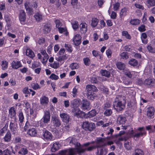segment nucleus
<instances>
[{
    "mask_svg": "<svg viewBox=\"0 0 155 155\" xmlns=\"http://www.w3.org/2000/svg\"><path fill=\"white\" fill-rule=\"evenodd\" d=\"M95 142L92 141L91 142H88L84 143L81 146L80 143L77 141V140L74 138H72L70 141V143L75 145L76 147V151L79 155H87L84 153L85 151H88L86 150V148L89 147V146L94 143Z\"/></svg>",
    "mask_w": 155,
    "mask_h": 155,
    "instance_id": "f257e3e1",
    "label": "nucleus"
},
{
    "mask_svg": "<svg viewBox=\"0 0 155 155\" xmlns=\"http://www.w3.org/2000/svg\"><path fill=\"white\" fill-rule=\"evenodd\" d=\"M109 137H107L105 138L101 137H97L95 140L94 143H95V145H92L89 146V147L86 148V150L88 151H92L93 150L95 149L96 148H101L104 147L106 146L107 145H110L113 144L114 142L112 141H108L107 143H104L106 139H109Z\"/></svg>",
    "mask_w": 155,
    "mask_h": 155,
    "instance_id": "f03ea898",
    "label": "nucleus"
},
{
    "mask_svg": "<svg viewBox=\"0 0 155 155\" xmlns=\"http://www.w3.org/2000/svg\"><path fill=\"white\" fill-rule=\"evenodd\" d=\"M126 99L122 95H118L113 104L114 108L117 111H119L123 110L125 107Z\"/></svg>",
    "mask_w": 155,
    "mask_h": 155,
    "instance_id": "7ed1b4c3",
    "label": "nucleus"
},
{
    "mask_svg": "<svg viewBox=\"0 0 155 155\" xmlns=\"http://www.w3.org/2000/svg\"><path fill=\"white\" fill-rule=\"evenodd\" d=\"M83 128L85 130L91 131L94 130L95 127V124L93 123H89L85 121L82 125Z\"/></svg>",
    "mask_w": 155,
    "mask_h": 155,
    "instance_id": "20e7f679",
    "label": "nucleus"
},
{
    "mask_svg": "<svg viewBox=\"0 0 155 155\" xmlns=\"http://www.w3.org/2000/svg\"><path fill=\"white\" fill-rule=\"evenodd\" d=\"M81 108L83 110H89L91 108L90 102L87 100H83L81 103Z\"/></svg>",
    "mask_w": 155,
    "mask_h": 155,
    "instance_id": "39448f33",
    "label": "nucleus"
},
{
    "mask_svg": "<svg viewBox=\"0 0 155 155\" xmlns=\"http://www.w3.org/2000/svg\"><path fill=\"white\" fill-rule=\"evenodd\" d=\"M9 127L11 130L14 134L16 133L18 127L16 122V119L14 120H12L10 122Z\"/></svg>",
    "mask_w": 155,
    "mask_h": 155,
    "instance_id": "423d86ee",
    "label": "nucleus"
},
{
    "mask_svg": "<svg viewBox=\"0 0 155 155\" xmlns=\"http://www.w3.org/2000/svg\"><path fill=\"white\" fill-rule=\"evenodd\" d=\"M86 89L87 92V94H94V92L97 90V88L94 86L92 85H87L86 87Z\"/></svg>",
    "mask_w": 155,
    "mask_h": 155,
    "instance_id": "0eeeda50",
    "label": "nucleus"
},
{
    "mask_svg": "<svg viewBox=\"0 0 155 155\" xmlns=\"http://www.w3.org/2000/svg\"><path fill=\"white\" fill-rule=\"evenodd\" d=\"M51 122L54 127H58L61 125V121L59 118L55 116L51 117Z\"/></svg>",
    "mask_w": 155,
    "mask_h": 155,
    "instance_id": "6e6552de",
    "label": "nucleus"
},
{
    "mask_svg": "<svg viewBox=\"0 0 155 155\" xmlns=\"http://www.w3.org/2000/svg\"><path fill=\"white\" fill-rule=\"evenodd\" d=\"M60 117L62 121L66 123H68L71 120L70 116L66 113H63L60 114Z\"/></svg>",
    "mask_w": 155,
    "mask_h": 155,
    "instance_id": "1a4fd4ad",
    "label": "nucleus"
},
{
    "mask_svg": "<svg viewBox=\"0 0 155 155\" xmlns=\"http://www.w3.org/2000/svg\"><path fill=\"white\" fill-rule=\"evenodd\" d=\"M81 37L79 34L76 35L73 39V41L74 44L76 46H78L81 42Z\"/></svg>",
    "mask_w": 155,
    "mask_h": 155,
    "instance_id": "9d476101",
    "label": "nucleus"
},
{
    "mask_svg": "<svg viewBox=\"0 0 155 155\" xmlns=\"http://www.w3.org/2000/svg\"><path fill=\"white\" fill-rule=\"evenodd\" d=\"M25 13L23 10H21L20 12L19 15V19L21 23L22 24H24V22L25 21Z\"/></svg>",
    "mask_w": 155,
    "mask_h": 155,
    "instance_id": "9b49d317",
    "label": "nucleus"
},
{
    "mask_svg": "<svg viewBox=\"0 0 155 155\" xmlns=\"http://www.w3.org/2000/svg\"><path fill=\"white\" fill-rule=\"evenodd\" d=\"M50 118V114L49 112L46 111L45 112V114L43 117V122L45 123H48L49 121Z\"/></svg>",
    "mask_w": 155,
    "mask_h": 155,
    "instance_id": "f8f14e48",
    "label": "nucleus"
},
{
    "mask_svg": "<svg viewBox=\"0 0 155 155\" xmlns=\"http://www.w3.org/2000/svg\"><path fill=\"white\" fill-rule=\"evenodd\" d=\"M80 31L82 33H85L87 30V25L85 23H82L80 25Z\"/></svg>",
    "mask_w": 155,
    "mask_h": 155,
    "instance_id": "ddd939ff",
    "label": "nucleus"
},
{
    "mask_svg": "<svg viewBox=\"0 0 155 155\" xmlns=\"http://www.w3.org/2000/svg\"><path fill=\"white\" fill-rule=\"evenodd\" d=\"M147 114L148 117H151L154 115V109L153 107H149L147 108Z\"/></svg>",
    "mask_w": 155,
    "mask_h": 155,
    "instance_id": "4468645a",
    "label": "nucleus"
},
{
    "mask_svg": "<svg viewBox=\"0 0 155 155\" xmlns=\"http://www.w3.org/2000/svg\"><path fill=\"white\" fill-rule=\"evenodd\" d=\"M9 115L11 118H14V120L15 119L16 112L15 108L14 107H11L9 110Z\"/></svg>",
    "mask_w": 155,
    "mask_h": 155,
    "instance_id": "2eb2a0df",
    "label": "nucleus"
},
{
    "mask_svg": "<svg viewBox=\"0 0 155 155\" xmlns=\"http://www.w3.org/2000/svg\"><path fill=\"white\" fill-rule=\"evenodd\" d=\"M22 65L20 61H13L12 63V67L15 69H17L22 67Z\"/></svg>",
    "mask_w": 155,
    "mask_h": 155,
    "instance_id": "dca6fc26",
    "label": "nucleus"
},
{
    "mask_svg": "<svg viewBox=\"0 0 155 155\" xmlns=\"http://www.w3.org/2000/svg\"><path fill=\"white\" fill-rule=\"evenodd\" d=\"M43 136L45 140H51L52 136L51 133L47 130H45Z\"/></svg>",
    "mask_w": 155,
    "mask_h": 155,
    "instance_id": "f3484780",
    "label": "nucleus"
},
{
    "mask_svg": "<svg viewBox=\"0 0 155 155\" xmlns=\"http://www.w3.org/2000/svg\"><path fill=\"white\" fill-rule=\"evenodd\" d=\"M48 101V98L45 96H43L40 99V104L42 105L47 104Z\"/></svg>",
    "mask_w": 155,
    "mask_h": 155,
    "instance_id": "a211bd4d",
    "label": "nucleus"
},
{
    "mask_svg": "<svg viewBox=\"0 0 155 155\" xmlns=\"http://www.w3.org/2000/svg\"><path fill=\"white\" fill-rule=\"evenodd\" d=\"M155 82V79L149 78L146 79L144 81V84L149 86H153Z\"/></svg>",
    "mask_w": 155,
    "mask_h": 155,
    "instance_id": "6ab92c4d",
    "label": "nucleus"
},
{
    "mask_svg": "<svg viewBox=\"0 0 155 155\" xmlns=\"http://www.w3.org/2000/svg\"><path fill=\"white\" fill-rule=\"evenodd\" d=\"M27 133L28 134L32 137H35L37 135V133L35 128H31L29 129Z\"/></svg>",
    "mask_w": 155,
    "mask_h": 155,
    "instance_id": "aec40b11",
    "label": "nucleus"
},
{
    "mask_svg": "<svg viewBox=\"0 0 155 155\" xmlns=\"http://www.w3.org/2000/svg\"><path fill=\"white\" fill-rule=\"evenodd\" d=\"M72 112L74 113V115L75 116H77L78 117H81L80 114L81 113V111L78 107L74 108L72 110Z\"/></svg>",
    "mask_w": 155,
    "mask_h": 155,
    "instance_id": "412c9836",
    "label": "nucleus"
},
{
    "mask_svg": "<svg viewBox=\"0 0 155 155\" xmlns=\"http://www.w3.org/2000/svg\"><path fill=\"white\" fill-rule=\"evenodd\" d=\"M117 120V123L121 124H124L126 121L125 117L121 115H120L118 116Z\"/></svg>",
    "mask_w": 155,
    "mask_h": 155,
    "instance_id": "4be33fe9",
    "label": "nucleus"
},
{
    "mask_svg": "<svg viewBox=\"0 0 155 155\" xmlns=\"http://www.w3.org/2000/svg\"><path fill=\"white\" fill-rule=\"evenodd\" d=\"M60 147V145L58 142H56L54 143L51 148V150L52 152H54L58 150Z\"/></svg>",
    "mask_w": 155,
    "mask_h": 155,
    "instance_id": "5701e85b",
    "label": "nucleus"
},
{
    "mask_svg": "<svg viewBox=\"0 0 155 155\" xmlns=\"http://www.w3.org/2000/svg\"><path fill=\"white\" fill-rule=\"evenodd\" d=\"M26 54L27 56L33 58L35 56V54L30 49H27L26 50Z\"/></svg>",
    "mask_w": 155,
    "mask_h": 155,
    "instance_id": "b1692460",
    "label": "nucleus"
},
{
    "mask_svg": "<svg viewBox=\"0 0 155 155\" xmlns=\"http://www.w3.org/2000/svg\"><path fill=\"white\" fill-rule=\"evenodd\" d=\"M76 148H70L67 150V155H74L76 153Z\"/></svg>",
    "mask_w": 155,
    "mask_h": 155,
    "instance_id": "393cba45",
    "label": "nucleus"
},
{
    "mask_svg": "<svg viewBox=\"0 0 155 155\" xmlns=\"http://www.w3.org/2000/svg\"><path fill=\"white\" fill-rule=\"evenodd\" d=\"M144 154L143 150L137 148L135 150L134 153L133 155H143Z\"/></svg>",
    "mask_w": 155,
    "mask_h": 155,
    "instance_id": "a878e982",
    "label": "nucleus"
},
{
    "mask_svg": "<svg viewBox=\"0 0 155 155\" xmlns=\"http://www.w3.org/2000/svg\"><path fill=\"white\" fill-rule=\"evenodd\" d=\"M96 111L95 110H93L88 112L87 114V116L89 118L94 117L96 114Z\"/></svg>",
    "mask_w": 155,
    "mask_h": 155,
    "instance_id": "bb28decb",
    "label": "nucleus"
},
{
    "mask_svg": "<svg viewBox=\"0 0 155 155\" xmlns=\"http://www.w3.org/2000/svg\"><path fill=\"white\" fill-rule=\"evenodd\" d=\"M116 65L117 68L120 70H124L125 66V64L121 62H117Z\"/></svg>",
    "mask_w": 155,
    "mask_h": 155,
    "instance_id": "cd10ccee",
    "label": "nucleus"
},
{
    "mask_svg": "<svg viewBox=\"0 0 155 155\" xmlns=\"http://www.w3.org/2000/svg\"><path fill=\"white\" fill-rule=\"evenodd\" d=\"M98 19L96 18H93L91 20V25L92 27H95L97 25L98 23Z\"/></svg>",
    "mask_w": 155,
    "mask_h": 155,
    "instance_id": "c85d7f7f",
    "label": "nucleus"
},
{
    "mask_svg": "<svg viewBox=\"0 0 155 155\" xmlns=\"http://www.w3.org/2000/svg\"><path fill=\"white\" fill-rule=\"evenodd\" d=\"M146 129L149 131V133H151L155 132V125L153 127L151 125H148L146 127Z\"/></svg>",
    "mask_w": 155,
    "mask_h": 155,
    "instance_id": "c756f323",
    "label": "nucleus"
},
{
    "mask_svg": "<svg viewBox=\"0 0 155 155\" xmlns=\"http://www.w3.org/2000/svg\"><path fill=\"white\" fill-rule=\"evenodd\" d=\"M11 139V134L10 132L8 131L4 137V140L6 142L9 141Z\"/></svg>",
    "mask_w": 155,
    "mask_h": 155,
    "instance_id": "7c9ffc66",
    "label": "nucleus"
},
{
    "mask_svg": "<svg viewBox=\"0 0 155 155\" xmlns=\"http://www.w3.org/2000/svg\"><path fill=\"white\" fill-rule=\"evenodd\" d=\"M146 134V132L145 131V130H143V132H140L135 134L134 136V137L139 138L140 137L144 135H145Z\"/></svg>",
    "mask_w": 155,
    "mask_h": 155,
    "instance_id": "2f4dec72",
    "label": "nucleus"
},
{
    "mask_svg": "<svg viewBox=\"0 0 155 155\" xmlns=\"http://www.w3.org/2000/svg\"><path fill=\"white\" fill-rule=\"evenodd\" d=\"M129 63L131 66H135L137 64L138 61L135 59H132L129 61Z\"/></svg>",
    "mask_w": 155,
    "mask_h": 155,
    "instance_id": "473e14b6",
    "label": "nucleus"
},
{
    "mask_svg": "<svg viewBox=\"0 0 155 155\" xmlns=\"http://www.w3.org/2000/svg\"><path fill=\"white\" fill-rule=\"evenodd\" d=\"M2 69L3 70L7 69L8 66V63L6 61H3L2 62Z\"/></svg>",
    "mask_w": 155,
    "mask_h": 155,
    "instance_id": "72a5a7b5",
    "label": "nucleus"
},
{
    "mask_svg": "<svg viewBox=\"0 0 155 155\" xmlns=\"http://www.w3.org/2000/svg\"><path fill=\"white\" fill-rule=\"evenodd\" d=\"M36 20L39 21L42 19V15L40 13H37L34 16Z\"/></svg>",
    "mask_w": 155,
    "mask_h": 155,
    "instance_id": "f704fd0d",
    "label": "nucleus"
},
{
    "mask_svg": "<svg viewBox=\"0 0 155 155\" xmlns=\"http://www.w3.org/2000/svg\"><path fill=\"white\" fill-rule=\"evenodd\" d=\"M28 152V150L26 148L23 147L21 148L18 153L23 155H25Z\"/></svg>",
    "mask_w": 155,
    "mask_h": 155,
    "instance_id": "c9c22d12",
    "label": "nucleus"
},
{
    "mask_svg": "<svg viewBox=\"0 0 155 155\" xmlns=\"http://www.w3.org/2000/svg\"><path fill=\"white\" fill-rule=\"evenodd\" d=\"M70 67L71 68L72 70L77 69L79 68V65L77 63H74L71 64H70Z\"/></svg>",
    "mask_w": 155,
    "mask_h": 155,
    "instance_id": "e433bc0d",
    "label": "nucleus"
},
{
    "mask_svg": "<svg viewBox=\"0 0 155 155\" xmlns=\"http://www.w3.org/2000/svg\"><path fill=\"white\" fill-rule=\"evenodd\" d=\"M124 146L127 150H130L131 148V143L130 142L126 141L124 143Z\"/></svg>",
    "mask_w": 155,
    "mask_h": 155,
    "instance_id": "4c0bfd02",
    "label": "nucleus"
},
{
    "mask_svg": "<svg viewBox=\"0 0 155 155\" xmlns=\"http://www.w3.org/2000/svg\"><path fill=\"white\" fill-rule=\"evenodd\" d=\"M101 73L102 75L109 77L110 76V73L109 72L106 70H102L101 71Z\"/></svg>",
    "mask_w": 155,
    "mask_h": 155,
    "instance_id": "58836bf2",
    "label": "nucleus"
},
{
    "mask_svg": "<svg viewBox=\"0 0 155 155\" xmlns=\"http://www.w3.org/2000/svg\"><path fill=\"white\" fill-rule=\"evenodd\" d=\"M140 21L137 19H135L132 20L130 21V23L133 25H138L140 24Z\"/></svg>",
    "mask_w": 155,
    "mask_h": 155,
    "instance_id": "ea45409f",
    "label": "nucleus"
},
{
    "mask_svg": "<svg viewBox=\"0 0 155 155\" xmlns=\"http://www.w3.org/2000/svg\"><path fill=\"white\" fill-rule=\"evenodd\" d=\"M43 30L45 33H47L50 31V26L48 24H46L44 27Z\"/></svg>",
    "mask_w": 155,
    "mask_h": 155,
    "instance_id": "a19ab883",
    "label": "nucleus"
},
{
    "mask_svg": "<svg viewBox=\"0 0 155 155\" xmlns=\"http://www.w3.org/2000/svg\"><path fill=\"white\" fill-rule=\"evenodd\" d=\"M147 3L150 7L155 5V0H147Z\"/></svg>",
    "mask_w": 155,
    "mask_h": 155,
    "instance_id": "79ce46f5",
    "label": "nucleus"
},
{
    "mask_svg": "<svg viewBox=\"0 0 155 155\" xmlns=\"http://www.w3.org/2000/svg\"><path fill=\"white\" fill-rule=\"evenodd\" d=\"M73 28L75 30L78 28L79 24L78 22L77 21H74L71 23Z\"/></svg>",
    "mask_w": 155,
    "mask_h": 155,
    "instance_id": "37998d69",
    "label": "nucleus"
},
{
    "mask_svg": "<svg viewBox=\"0 0 155 155\" xmlns=\"http://www.w3.org/2000/svg\"><path fill=\"white\" fill-rule=\"evenodd\" d=\"M120 56L121 57L124 59H127L128 58V53L127 52H124L122 53Z\"/></svg>",
    "mask_w": 155,
    "mask_h": 155,
    "instance_id": "c03bdc74",
    "label": "nucleus"
},
{
    "mask_svg": "<svg viewBox=\"0 0 155 155\" xmlns=\"http://www.w3.org/2000/svg\"><path fill=\"white\" fill-rule=\"evenodd\" d=\"M105 111L104 113V115L106 116H109L112 114V111L110 109H105Z\"/></svg>",
    "mask_w": 155,
    "mask_h": 155,
    "instance_id": "a18cd8bd",
    "label": "nucleus"
},
{
    "mask_svg": "<svg viewBox=\"0 0 155 155\" xmlns=\"http://www.w3.org/2000/svg\"><path fill=\"white\" fill-rule=\"evenodd\" d=\"M31 86L35 90H36L41 88L40 86L37 83H33L31 84Z\"/></svg>",
    "mask_w": 155,
    "mask_h": 155,
    "instance_id": "49530a36",
    "label": "nucleus"
},
{
    "mask_svg": "<svg viewBox=\"0 0 155 155\" xmlns=\"http://www.w3.org/2000/svg\"><path fill=\"white\" fill-rule=\"evenodd\" d=\"M51 67L54 69H57L59 67V63L58 62H54L53 63L51 64Z\"/></svg>",
    "mask_w": 155,
    "mask_h": 155,
    "instance_id": "de8ad7c7",
    "label": "nucleus"
},
{
    "mask_svg": "<svg viewBox=\"0 0 155 155\" xmlns=\"http://www.w3.org/2000/svg\"><path fill=\"white\" fill-rule=\"evenodd\" d=\"M120 3L119 2H116L113 4V8L114 10H118L119 9V8L120 7Z\"/></svg>",
    "mask_w": 155,
    "mask_h": 155,
    "instance_id": "09e8293b",
    "label": "nucleus"
},
{
    "mask_svg": "<svg viewBox=\"0 0 155 155\" xmlns=\"http://www.w3.org/2000/svg\"><path fill=\"white\" fill-rule=\"evenodd\" d=\"M122 35L123 36H125L126 38L127 39H130L131 38L130 36L128 34V32L127 31H123Z\"/></svg>",
    "mask_w": 155,
    "mask_h": 155,
    "instance_id": "8fccbe9b",
    "label": "nucleus"
},
{
    "mask_svg": "<svg viewBox=\"0 0 155 155\" xmlns=\"http://www.w3.org/2000/svg\"><path fill=\"white\" fill-rule=\"evenodd\" d=\"M127 10L125 8H123L121 10L120 13V18H122L123 16L125 15L126 14Z\"/></svg>",
    "mask_w": 155,
    "mask_h": 155,
    "instance_id": "3c124183",
    "label": "nucleus"
},
{
    "mask_svg": "<svg viewBox=\"0 0 155 155\" xmlns=\"http://www.w3.org/2000/svg\"><path fill=\"white\" fill-rule=\"evenodd\" d=\"M56 27L58 28L61 27L62 26V23L59 20H56L55 21Z\"/></svg>",
    "mask_w": 155,
    "mask_h": 155,
    "instance_id": "603ef678",
    "label": "nucleus"
},
{
    "mask_svg": "<svg viewBox=\"0 0 155 155\" xmlns=\"http://www.w3.org/2000/svg\"><path fill=\"white\" fill-rule=\"evenodd\" d=\"M85 65L86 66H89L90 64V60L88 58H86L83 59Z\"/></svg>",
    "mask_w": 155,
    "mask_h": 155,
    "instance_id": "864d4df0",
    "label": "nucleus"
},
{
    "mask_svg": "<svg viewBox=\"0 0 155 155\" xmlns=\"http://www.w3.org/2000/svg\"><path fill=\"white\" fill-rule=\"evenodd\" d=\"M19 121L20 123H22L23 121L24 117L23 114L22 112H20L19 114Z\"/></svg>",
    "mask_w": 155,
    "mask_h": 155,
    "instance_id": "5fc2aeb1",
    "label": "nucleus"
},
{
    "mask_svg": "<svg viewBox=\"0 0 155 155\" xmlns=\"http://www.w3.org/2000/svg\"><path fill=\"white\" fill-rule=\"evenodd\" d=\"M67 57L66 55H64L62 56H60L57 58V60L60 62H61L64 60L67 59Z\"/></svg>",
    "mask_w": 155,
    "mask_h": 155,
    "instance_id": "6e6d98bb",
    "label": "nucleus"
},
{
    "mask_svg": "<svg viewBox=\"0 0 155 155\" xmlns=\"http://www.w3.org/2000/svg\"><path fill=\"white\" fill-rule=\"evenodd\" d=\"M147 49L150 52L153 53H155V49H154L151 45H148L147 46Z\"/></svg>",
    "mask_w": 155,
    "mask_h": 155,
    "instance_id": "4d7b16f0",
    "label": "nucleus"
},
{
    "mask_svg": "<svg viewBox=\"0 0 155 155\" xmlns=\"http://www.w3.org/2000/svg\"><path fill=\"white\" fill-rule=\"evenodd\" d=\"M87 97L88 99L91 100H93L94 98V97H95L94 93V94H87Z\"/></svg>",
    "mask_w": 155,
    "mask_h": 155,
    "instance_id": "13d9d810",
    "label": "nucleus"
},
{
    "mask_svg": "<svg viewBox=\"0 0 155 155\" xmlns=\"http://www.w3.org/2000/svg\"><path fill=\"white\" fill-rule=\"evenodd\" d=\"M22 92L25 94H30L28 88L27 87H25L23 89Z\"/></svg>",
    "mask_w": 155,
    "mask_h": 155,
    "instance_id": "bf43d9fd",
    "label": "nucleus"
},
{
    "mask_svg": "<svg viewBox=\"0 0 155 155\" xmlns=\"http://www.w3.org/2000/svg\"><path fill=\"white\" fill-rule=\"evenodd\" d=\"M39 66V62H35L32 64L31 68H32L34 69L38 67Z\"/></svg>",
    "mask_w": 155,
    "mask_h": 155,
    "instance_id": "052dcab7",
    "label": "nucleus"
},
{
    "mask_svg": "<svg viewBox=\"0 0 155 155\" xmlns=\"http://www.w3.org/2000/svg\"><path fill=\"white\" fill-rule=\"evenodd\" d=\"M50 78L52 79L55 80H57L58 78V76L54 74H52L50 76Z\"/></svg>",
    "mask_w": 155,
    "mask_h": 155,
    "instance_id": "680f3d73",
    "label": "nucleus"
},
{
    "mask_svg": "<svg viewBox=\"0 0 155 155\" xmlns=\"http://www.w3.org/2000/svg\"><path fill=\"white\" fill-rule=\"evenodd\" d=\"M124 74L129 78H131L132 77V74H131L130 72L128 70H125L124 71Z\"/></svg>",
    "mask_w": 155,
    "mask_h": 155,
    "instance_id": "e2e57ef3",
    "label": "nucleus"
},
{
    "mask_svg": "<svg viewBox=\"0 0 155 155\" xmlns=\"http://www.w3.org/2000/svg\"><path fill=\"white\" fill-rule=\"evenodd\" d=\"M48 56L47 55H45L44 56L43 58L42 59V62L43 64H45L47 61L48 60Z\"/></svg>",
    "mask_w": 155,
    "mask_h": 155,
    "instance_id": "0e129e2a",
    "label": "nucleus"
},
{
    "mask_svg": "<svg viewBox=\"0 0 155 155\" xmlns=\"http://www.w3.org/2000/svg\"><path fill=\"white\" fill-rule=\"evenodd\" d=\"M65 47L66 48V50L70 52H71L72 51V50L71 49V46L69 45L65 44Z\"/></svg>",
    "mask_w": 155,
    "mask_h": 155,
    "instance_id": "69168bd1",
    "label": "nucleus"
},
{
    "mask_svg": "<svg viewBox=\"0 0 155 155\" xmlns=\"http://www.w3.org/2000/svg\"><path fill=\"white\" fill-rule=\"evenodd\" d=\"M45 39L43 38H39L38 41V44H39V45H41L44 43L45 42Z\"/></svg>",
    "mask_w": 155,
    "mask_h": 155,
    "instance_id": "338daca9",
    "label": "nucleus"
},
{
    "mask_svg": "<svg viewBox=\"0 0 155 155\" xmlns=\"http://www.w3.org/2000/svg\"><path fill=\"white\" fill-rule=\"evenodd\" d=\"M111 104L109 103H106L104 105V109H108L111 107Z\"/></svg>",
    "mask_w": 155,
    "mask_h": 155,
    "instance_id": "774afa93",
    "label": "nucleus"
}]
</instances>
